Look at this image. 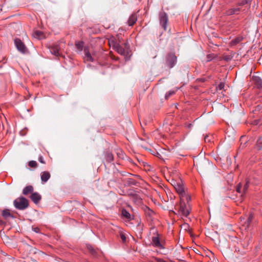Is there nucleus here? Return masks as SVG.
<instances>
[{"label":"nucleus","instance_id":"22","mask_svg":"<svg viewBox=\"0 0 262 262\" xmlns=\"http://www.w3.org/2000/svg\"><path fill=\"white\" fill-rule=\"evenodd\" d=\"M253 218V216L252 214H250V215L249 216L248 219H247V227L249 226V224H250V223L251 222L252 219Z\"/></svg>","mask_w":262,"mask_h":262},{"label":"nucleus","instance_id":"23","mask_svg":"<svg viewBox=\"0 0 262 262\" xmlns=\"http://www.w3.org/2000/svg\"><path fill=\"white\" fill-rule=\"evenodd\" d=\"M257 145L259 148H262V138L258 140Z\"/></svg>","mask_w":262,"mask_h":262},{"label":"nucleus","instance_id":"20","mask_svg":"<svg viewBox=\"0 0 262 262\" xmlns=\"http://www.w3.org/2000/svg\"><path fill=\"white\" fill-rule=\"evenodd\" d=\"M254 81L255 82L257 83V86L259 87L262 86V80L257 77L255 78Z\"/></svg>","mask_w":262,"mask_h":262},{"label":"nucleus","instance_id":"7","mask_svg":"<svg viewBox=\"0 0 262 262\" xmlns=\"http://www.w3.org/2000/svg\"><path fill=\"white\" fill-rule=\"evenodd\" d=\"M177 60L176 56L173 54H170L167 57V62L170 68L173 67V66L175 64Z\"/></svg>","mask_w":262,"mask_h":262},{"label":"nucleus","instance_id":"18","mask_svg":"<svg viewBox=\"0 0 262 262\" xmlns=\"http://www.w3.org/2000/svg\"><path fill=\"white\" fill-rule=\"evenodd\" d=\"M75 45L77 49L81 51L83 46V42L82 41H77Z\"/></svg>","mask_w":262,"mask_h":262},{"label":"nucleus","instance_id":"6","mask_svg":"<svg viewBox=\"0 0 262 262\" xmlns=\"http://www.w3.org/2000/svg\"><path fill=\"white\" fill-rule=\"evenodd\" d=\"M168 21V17L166 14L162 12L160 14V23L164 30L166 29V24Z\"/></svg>","mask_w":262,"mask_h":262},{"label":"nucleus","instance_id":"29","mask_svg":"<svg viewBox=\"0 0 262 262\" xmlns=\"http://www.w3.org/2000/svg\"><path fill=\"white\" fill-rule=\"evenodd\" d=\"M121 239L122 240L123 242H125L126 241V237L123 234H121Z\"/></svg>","mask_w":262,"mask_h":262},{"label":"nucleus","instance_id":"16","mask_svg":"<svg viewBox=\"0 0 262 262\" xmlns=\"http://www.w3.org/2000/svg\"><path fill=\"white\" fill-rule=\"evenodd\" d=\"M33 190V187L31 186H28L26 187L23 190V193L25 195L31 192Z\"/></svg>","mask_w":262,"mask_h":262},{"label":"nucleus","instance_id":"5","mask_svg":"<svg viewBox=\"0 0 262 262\" xmlns=\"http://www.w3.org/2000/svg\"><path fill=\"white\" fill-rule=\"evenodd\" d=\"M15 45L17 50L22 53L26 52V47L20 39L16 38L14 40Z\"/></svg>","mask_w":262,"mask_h":262},{"label":"nucleus","instance_id":"19","mask_svg":"<svg viewBox=\"0 0 262 262\" xmlns=\"http://www.w3.org/2000/svg\"><path fill=\"white\" fill-rule=\"evenodd\" d=\"M122 215L127 219H129L130 216V214L125 209L122 210Z\"/></svg>","mask_w":262,"mask_h":262},{"label":"nucleus","instance_id":"3","mask_svg":"<svg viewBox=\"0 0 262 262\" xmlns=\"http://www.w3.org/2000/svg\"><path fill=\"white\" fill-rule=\"evenodd\" d=\"M186 200H181L178 206L179 213L183 216L187 217L190 213V207L189 205L185 202Z\"/></svg>","mask_w":262,"mask_h":262},{"label":"nucleus","instance_id":"4","mask_svg":"<svg viewBox=\"0 0 262 262\" xmlns=\"http://www.w3.org/2000/svg\"><path fill=\"white\" fill-rule=\"evenodd\" d=\"M14 205L15 208L18 209L23 210L27 208L28 206V202L25 198L21 197L16 199L14 201Z\"/></svg>","mask_w":262,"mask_h":262},{"label":"nucleus","instance_id":"9","mask_svg":"<svg viewBox=\"0 0 262 262\" xmlns=\"http://www.w3.org/2000/svg\"><path fill=\"white\" fill-rule=\"evenodd\" d=\"M33 36L34 38L37 39H41L46 38V35L42 32L36 30L33 33Z\"/></svg>","mask_w":262,"mask_h":262},{"label":"nucleus","instance_id":"21","mask_svg":"<svg viewBox=\"0 0 262 262\" xmlns=\"http://www.w3.org/2000/svg\"><path fill=\"white\" fill-rule=\"evenodd\" d=\"M29 166L31 167L35 168L37 166V163L35 161H31L29 162Z\"/></svg>","mask_w":262,"mask_h":262},{"label":"nucleus","instance_id":"8","mask_svg":"<svg viewBox=\"0 0 262 262\" xmlns=\"http://www.w3.org/2000/svg\"><path fill=\"white\" fill-rule=\"evenodd\" d=\"M84 54L85 56L84 57V59L86 61H93L95 59L94 55L92 56L88 49H84Z\"/></svg>","mask_w":262,"mask_h":262},{"label":"nucleus","instance_id":"32","mask_svg":"<svg viewBox=\"0 0 262 262\" xmlns=\"http://www.w3.org/2000/svg\"><path fill=\"white\" fill-rule=\"evenodd\" d=\"M1 223H2V222H1L0 224H1Z\"/></svg>","mask_w":262,"mask_h":262},{"label":"nucleus","instance_id":"17","mask_svg":"<svg viewBox=\"0 0 262 262\" xmlns=\"http://www.w3.org/2000/svg\"><path fill=\"white\" fill-rule=\"evenodd\" d=\"M3 216L5 218H7L12 216L10 210L8 209L4 210L2 213Z\"/></svg>","mask_w":262,"mask_h":262},{"label":"nucleus","instance_id":"28","mask_svg":"<svg viewBox=\"0 0 262 262\" xmlns=\"http://www.w3.org/2000/svg\"><path fill=\"white\" fill-rule=\"evenodd\" d=\"M32 229L33 231H34L35 232L38 233L39 232V229L38 227H32Z\"/></svg>","mask_w":262,"mask_h":262},{"label":"nucleus","instance_id":"26","mask_svg":"<svg viewBox=\"0 0 262 262\" xmlns=\"http://www.w3.org/2000/svg\"><path fill=\"white\" fill-rule=\"evenodd\" d=\"M174 93V91H169L168 92V93H167L166 94V98H167V97L170 96L171 95H173V94Z\"/></svg>","mask_w":262,"mask_h":262},{"label":"nucleus","instance_id":"25","mask_svg":"<svg viewBox=\"0 0 262 262\" xmlns=\"http://www.w3.org/2000/svg\"><path fill=\"white\" fill-rule=\"evenodd\" d=\"M87 247L89 250L92 253V254H94V249H93V248L90 245L88 246Z\"/></svg>","mask_w":262,"mask_h":262},{"label":"nucleus","instance_id":"27","mask_svg":"<svg viewBox=\"0 0 262 262\" xmlns=\"http://www.w3.org/2000/svg\"><path fill=\"white\" fill-rule=\"evenodd\" d=\"M38 160H39V161L40 163H43V164H45V162L44 161V160H43V157H42V156H40V157H39Z\"/></svg>","mask_w":262,"mask_h":262},{"label":"nucleus","instance_id":"1","mask_svg":"<svg viewBox=\"0 0 262 262\" xmlns=\"http://www.w3.org/2000/svg\"><path fill=\"white\" fill-rule=\"evenodd\" d=\"M171 184L179 194L180 199L181 200H186V201L188 203L190 200V196L186 192L182 181L181 179L178 180L172 179Z\"/></svg>","mask_w":262,"mask_h":262},{"label":"nucleus","instance_id":"24","mask_svg":"<svg viewBox=\"0 0 262 262\" xmlns=\"http://www.w3.org/2000/svg\"><path fill=\"white\" fill-rule=\"evenodd\" d=\"M225 84L223 82H221L217 86V89L221 90L224 89Z\"/></svg>","mask_w":262,"mask_h":262},{"label":"nucleus","instance_id":"30","mask_svg":"<svg viewBox=\"0 0 262 262\" xmlns=\"http://www.w3.org/2000/svg\"><path fill=\"white\" fill-rule=\"evenodd\" d=\"M242 188V186L241 185V184H239L236 188V191L238 193H240L241 191H240V189H241Z\"/></svg>","mask_w":262,"mask_h":262},{"label":"nucleus","instance_id":"15","mask_svg":"<svg viewBox=\"0 0 262 262\" xmlns=\"http://www.w3.org/2000/svg\"><path fill=\"white\" fill-rule=\"evenodd\" d=\"M239 11V9L238 8H231L229 9L227 11V15H232L234 14L238 13V12Z\"/></svg>","mask_w":262,"mask_h":262},{"label":"nucleus","instance_id":"14","mask_svg":"<svg viewBox=\"0 0 262 262\" xmlns=\"http://www.w3.org/2000/svg\"><path fill=\"white\" fill-rule=\"evenodd\" d=\"M31 198L35 203H37L40 201L41 196L37 193H33L32 194Z\"/></svg>","mask_w":262,"mask_h":262},{"label":"nucleus","instance_id":"2","mask_svg":"<svg viewBox=\"0 0 262 262\" xmlns=\"http://www.w3.org/2000/svg\"><path fill=\"white\" fill-rule=\"evenodd\" d=\"M108 44L110 47H112L121 55L125 54L128 49L126 42L122 41L119 38L117 39L115 37H112L108 39Z\"/></svg>","mask_w":262,"mask_h":262},{"label":"nucleus","instance_id":"12","mask_svg":"<svg viewBox=\"0 0 262 262\" xmlns=\"http://www.w3.org/2000/svg\"><path fill=\"white\" fill-rule=\"evenodd\" d=\"M152 245L158 248H162V246L159 241V238L158 237H153L152 238Z\"/></svg>","mask_w":262,"mask_h":262},{"label":"nucleus","instance_id":"11","mask_svg":"<svg viewBox=\"0 0 262 262\" xmlns=\"http://www.w3.org/2000/svg\"><path fill=\"white\" fill-rule=\"evenodd\" d=\"M51 52L54 55H59V47L57 45H53L51 49Z\"/></svg>","mask_w":262,"mask_h":262},{"label":"nucleus","instance_id":"13","mask_svg":"<svg viewBox=\"0 0 262 262\" xmlns=\"http://www.w3.org/2000/svg\"><path fill=\"white\" fill-rule=\"evenodd\" d=\"M137 19V17L136 16V14H132L129 17V19L128 20V23L129 26H132L134 25L136 23Z\"/></svg>","mask_w":262,"mask_h":262},{"label":"nucleus","instance_id":"10","mask_svg":"<svg viewBox=\"0 0 262 262\" xmlns=\"http://www.w3.org/2000/svg\"><path fill=\"white\" fill-rule=\"evenodd\" d=\"M50 178V174L48 171H43L41 173V179L44 183L46 182Z\"/></svg>","mask_w":262,"mask_h":262},{"label":"nucleus","instance_id":"31","mask_svg":"<svg viewBox=\"0 0 262 262\" xmlns=\"http://www.w3.org/2000/svg\"><path fill=\"white\" fill-rule=\"evenodd\" d=\"M157 261L158 262H166L165 260H164L162 259H160V258L157 259Z\"/></svg>","mask_w":262,"mask_h":262}]
</instances>
